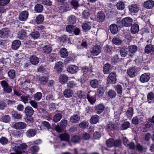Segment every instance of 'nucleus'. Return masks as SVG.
Listing matches in <instances>:
<instances>
[{"label":"nucleus","instance_id":"nucleus-1","mask_svg":"<svg viewBox=\"0 0 154 154\" xmlns=\"http://www.w3.org/2000/svg\"><path fill=\"white\" fill-rule=\"evenodd\" d=\"M13 146L12 149L15 152V153H11L10 154H22L23 150L27 148V146L25 143L22 144L12 143Z\"/></svg>","mask_w":154,"mask_h":154},{"label":"nucleus","instance_id":"nucleus-2","mask_svg":"<svg viewBox=\"0 0 154 154\" xmlns=\"http://www.w3.org/2000/svg\"><path fill=\"white\" fill-rule=\"evenodd\" d=\"M67 121L65 119L62 120L60 122L59 125H57L55 127V130L58 132L60 133L62 130L66 128L67 125Z\"/></svg>","mask_w":154,"mask_h":154},{"label":"nucleus","instance_id":"nucleus-3","mask_svg":"<svg viewBox=\"0 0 154 154\" xmlns=\"http://www.w3.org/2000/svg\"><path fill=\"white\" fill-rule=\"evenodd\" d=\"M118 125L113 122H109L106 125L105 128L107 131L110 132L118 129Z\"/></svg>","mask_w":154,"mask_h":154},{"label":"nucleus","instance_id":"nucleus-4","mask_svg":"<svg viewBox=\"0 0 154 154\" xmlns=\"http://www.w3.org/2000/svg\"><path fill=\"white\" fill-rule=\"evenodd\" d=\"M86 97L91 104H94L96 101V94L95 92L92 91L88 92L87 94Z\"/></svg>","mask_w":154,"mask_h":154},{"label":"nucleus","instance_id":"nucleus-5","mask_svg":"<svg viewBox=\"0 0 154 154\" xmlns=\"http://www.w3.org/2000/svg\"><path fill=\"white\" fill-rule=\"evenodd\" d=\"M1 84L5 92L10 93L12 92V88L9 85L8 83L6 81L4 80L2 81L1 82Z\"/></svg>","mask_w":154,"mask_h":154},{"label":"nucleus","instance_id":"nucleus-6","mask_svg":"<svg viewBox=\"0 0 154 154\" xmlns=\"http://www.w3.org/2000/svg\"><path fill=\"white\" fill-rule=\"evenodd\" d=\"M116 73L115 72H112L110 73L107 78V83L114 84L116 82Z\"/></svg>","mask_w":154,"mask_h":154},{"label":"nucleus","instance_id":"nucleus-7","mask_svg":"<svg viewBox=\"0 0 154 154\" xmlns=\"http://www.w3.org/2000/svg\"><path fill=\"white\" fill-rule=\"evenodd\" d=\"M101 50V48L100 45H94L91 49V54L93 56H97L100 53Z\"/></svg>","mask_w":154,"mask_h":154},{"label":"nucleus","instance_id":"nucleus-8","mask_svg":"<svg viewBox=\"0 0 154 154\" xmlns=\"http://www.w3.org/2000/svg\"><path fill=\"white\" fill-rule=\"evenodd\" d=\"M132 19L131 18L127 17L122 20V24L125 26L129 27L132 25Z\"/></svg>","mask_w":154,"mask_h":154},{"label":"nucleus","instance_id":"nucleus-9","mask_svg":"<svg viewBox=\"0 0 154 154\" xmlns=\"http://www.w3.org/2000/svg\"><path fill=\"white\" fill-rule=\"evenodd\" d=\"M10 31L8 28H3L0 30V37L2 38H6L9 36Z\"/></svg>","mask_w":154,"mask_h":154},{"label":"nucleus","instance_id":"nucleus-10","mask_svg":"<svg viewBox=\"0 0 154 154\" xmlns=\"http://www.w3.org/2000/svg\"><path fill=\"white\" fill-rule=\"evenodd\" d=\"M150 78V74L149 73H146L142 74L140 76V80L142 83L147 82Z\"/></svg>","mask_w":154,"mask_h":154},{"label":"nucleus","instance_id":"nucleus-11","mask_svg":"<svg viewBox=\"0 0 154 154\" xmlns=\"http://www.w3.org/2000/svg\"><path fill=\"white\" fill-rule=\"evenodd\" d=\"M80 119V113L78 112L77 114L73 115L71 117L69 122L72 123H77L79 122Z\"/></svg>","mask_w":154,"mask_h":154},{"label":"nucleus","instance_id":"nucleus-12","mask_svg":"<svg viewBox=\"0 0 154 154\" xmlns=\"http://www.w3.org/2000/svg\"><path fill=\"white\" fill-rule=\"evenodd\" d=\"M105 106L103 103H100L97 105L95 107L96 113L98 114L101 113L104 110Z\"/></svg>","mask_w":154,"mask_h":154},{"label":"nucleus","instance_id":"nucleus-13","mask_svg":"<svg viewBox=\"0 0 154 154\" xmlns=\"http://www.w3.org/2000/svg\"><path fill=\"white\" fill-rule=\"evenodd\" d=\"M129 9L131 13L135 14L138 12L139 8L137 4H133L129 6Z\"/></svg>","mask_w":154,"mask_h":154},{"label":"nucleus","instance_id":"nucleus-14","mask_svg":"<svg viewBox=\"0 0 154 154\" xmlns=\"http://www.w3.org/2000/svg\"><path fill=\"white\" fill-rule=\"evenodd\" d=\"M105 18V16L103 11H99L97 13L96 19L98 22H102L104 20Z\"/></svg>","mask_w":154,"mask_h":154},{"label":"nucleus","instance_id":"nucleus-15","mask_svg":"<svg viewBox=\"0 0 154 154\" xmlns=\"http://www.w3.org/2000/svg\"><path fill=\"white\" fill-rule=\"evenodd\" d=\"M37 130L35 129H30L26 133V136L29 138L34 137L36 134Z\"/></svg>","mask_w":154,"mask_h":154},{"label":"nucleus","instance_id":"nucleus-16","mask_svg":"<svg viewBox=\"0 0 154 154\" xmlns=\"http://www.w3.org/2000/svg\"><path fill=\"white\" fill-rule=\"evenodd\" d=\"M128 49L129 53L131 54H129V56L130 57H132L133 56L132 54H134L137 51V47L136 45H131L128 46Z\"/></svg>","mask_w":154,"mask_h":154},{"label":"nucleus","instance_id":"nucleus-17","mask_svg":"<svg viewBox=\"0 0 154 154\" xmlns=\"http://www.w3.org/2000/svg\"><path fill=\"white\" fill-rule=\"evenodd\" d=\"M14 128L16 129H23L26 128V125L23 122H16L13 125Z\"/></svg>","mask_w":154,"mask_h":154},{"label":"nucleus","instance_id":"nucleus-18","mask_svg":"<svg viewBox=\"0 0 154 154\" xmlns=\"http://www.w3.org/2000/svg\"><path fill=\"white\" fill-rule=\"evenodd\" d=\"M137 71L135 68H129L127 71V73L131 78L135 77L137 75Z\"/></svg>","mask_w":154,"mask_h":154},{"label":"nucleus","instance_id":"nucleus-19","mask_svg":"<svg viewBox=\"0 0 154 154\" xmlns=\"http://www.w3.org/2000/svg\"><path fill=\"white\" fill-rule=\"evenodd\" d=\"M143 5L147 9H151L154 6V1L151 0H148L144 2Z\"/></svg>","mask_w":154,"mask_h":154},{"label":"nucleus","instance_id":"nucleus-20","mask_svg":"<svg viewBox=\"0 0 154 154\" xmlns=\"http://www.w3.org/2000/svg\"><path fill=\"white\" fill-rule=\"evenodd\" d=\"M28 15L29 14L27 11H23L19 15V19L21 21H25L28 18Z\"/></svg>","mask_w":154,"mask_h":154},{"label":"nucleus","instance_id":"nucleus-21","mask_svg":"<svg viewBox=\"0 0 154 154\" xmlns=\"http://www.w3.org/2000/svg\"><path fill=\"white\" fill-rule=\"evenodd\" d=\"M92 23L90 22L85 21L82 25V29L85 31L89 30L91 29Z\"/></svg>","mask_w":154,"mask_h":154},{"label":"nucleus","instance_id":"nucleus-22","mask_svg":"<svg viewBox=\"0 0 154 154\" xmlns=\"http://www.w3.org/2000/svg\"><path fill=\"white\" fill-rule=\"evenodd\" d=\"M34 112L33 109L31 106H27L25 108L24 112L27 116H31L33 114Z\"/></svg>","mask_w":154,"mask_h":154},{"label":"nucleus","instance_id":"nucleus-23","mask_svg":"<svg viewBox=\"0 0 154 154\" xmlns=\"http://www.w3.org/2000/svg\"><path fill=\"white\" fill-rule=\"evenodd\" d=\"M77 97L78 98L81 99H86L87 97L86 93L84 91L79 90L77 92Z\"/></svg>","mask_w":154,"mask_h":154},{"label":"nucleus","instance_id":"nucleus-24","mask_svg":"<svg viewBox=\"0 0 154 154\" xmlns=\"http://www.w3.org/2000/svg\"><path fill=\"white\" fill-rule=\"evenodd\" d=\"M21 44V42L18 40L14 41L12 44L11 47L12 49L16 50L18 49Z\"/></svg>","mask_w":154,"mask_h":154},{"label":"nucleus","instance_id":"nucleus-25","mask_svg":"<svg viewBox=\"0 0 154 154\" xmlns=\"http://www.w3.org/2000/svg\"><path fill=\"white\" fill-rule=\"evenodd\" d=\"M72 91L69 89H66L63 92V95L66 98H70L72 97Z\"/></svg>","mask_w":154,"mask_h":154},{"label":"nucleus","instance_id":"nucleus-26","mask_svg":"<svg viewBox=\"0 0 154 154\" xmlns=\"http://www.w3.org/2000/svg\"><path fill=\"white\" fill-rule=\"evenodd\" d=\"M42 49L44 53L46 54L50 53L52 50V47L50 45H44Z\"/></svg>","mask_w":154,"mask_h":154},{"label":"nucleus","instance_id":"nucleus-27","mask_svg":"<svg viewBox=\"0 0 154 154\" xmlns=\"http://www.w3.org/2000/svg\"><path fill=\"white\" fill-rule=\"evenodd\" d=\"M68 80V77L65 74H62L60 75L59 78V82L63 84H64L66 83Z\"/></svg>","mask_w":154,"mask_h":154},{"label":"nucleus","instance_id":"nucleus-28","mask_svg":"<svg viewBox=\"0 0 154 154\" xmlns=\"http://www.w3.org/2000/svg\"><path fill=\"white\" fill-rule=\"evenodd\" d=\"M26 37V33L25 30H21L17 33V38L20 39H23Z\"/></svg>","mask_w":154,"mask_h":154},{"label":"nucleus","instance_id":"nucleus-29","mask_svg":"<svg viewBox=\"0 0 154 154\" xmlns=\"http://www.w3.org/2000/svg\"><path fill=\"white\" fill-rule=\"evenodd\" d=\"M30 61L31 63L33 65H36L39 63V60L38 57L35 55H32L30 57Z\"/></svg>","mask_w":154,"mask_h":154},{"label":"nucleus","instance_id":"nucleus-30","mask_svg":"<svg viewBox=\"0 0 154 154\" xmlns=\"http://www.w3.org/2000/svg\"><path fill=\"white\" fill-rule=\"evenodd\" d=\"M109 29L111 33L113 34H115L118 32V27L115 24H111L109 26Z\"/></svg>","mask_w":154,"mask_h":154},{"label":"nucleus","instance_id":"nucleus-31","mask_svg":"<svg viewBox=\"0 0 154 154\" xmlns=\"http://www.w3.org/2000/svg\"><path fill=\"white\" fill-rule=\"evenodd\" d=\"M131 32L135 34L137 33L139 31V26L138 24H134L132 25L131 27Z\"/></svg>","mask_w":154,"mask_h":154},{"label":"nucleus","instance_id":"nucleus-32","mask_svg":"<svg viewBox=\"0 0 154 154\" xmlns=\"http://www.w3.org/2000/svg\"><path fill=\"white\" fill-rule=\"evenodd\" d=\"M99 118V117L97 115L92 116L91 117L90 122L91 124H96L98 122Z\"/></svg>","mask_w":154,"mask_h":154},{"label":"nucleus","instance_id":"nucleus-33","mask_svg":"<svg viewBox=\"0 0 154 154\" xmlns=\"http://www.w3.org/2000/svg\"><path fill=\"white\" fill-rule=\"evenodd\" d=\"M119 51L121 56L122 57H125L128 54V49L126 48L122 47L120 49Z\"/></svg>","mask_w":154,"mask_h":154},{"label":"nucleus","instance_id":"nucleus-34","mask_svg":"<svg viewBox=\"0 0 154 154\" xmlns=\"http://www.w3.org/2000/svg\"><path fill=\"white\" fill-rule=\"evenodd\" d=\"M59 52L61 57L63 58H66L68 55L67 50L65 48H61Z\"/></svg>","mask_w":154,"mask_h":154},{"label":"nucleus","instance_id":"nucleus-35","mask_svg":"<svg viewBox=\"0 0 154 154\" xmlns=\"http://www.w3.org/2000/svg\"><path fill=\"white\" fill-rule=\"evenodd\" d=\"M12 117L15 119H20L22 117V115L20 113H18L17 112L13 111L11 112Z\"/></svg>","mask_w":154,"mask_h":154},{"label":"nucleus","instance_id":"nucleus-36","mask_svg":"<svg viewBox=\"0 0 154 154\" xmlns=\"http://www.w3.org/2000/svg\"><path fill=\"white\" fill-rule=\"evenodd\" d=\"M9 58L4 59L3 58H1L0 59V67L1 66H7L5 65L9 64Z\"/></svg>","mask_w":154,"mask_h":154},{"label":"nucleus","instance_id":"nucleus-37","mask_svg":"<svg viewBox=\"0 0 154 154\" xmlns=\"http://www.w3.org/2000/svg\"><path fill=\"white\" fill-rule=\"evenodd\" d=\"M10 141L6 137H2L0 138V143L3 145H7L9 143Z\"/></svg>","mask_w":154,"mask_h":154},{"label":"nucleus","instance_id":"nucleus-38","mask_svg":"<svg viewBox=\"0 0 154 154\" xmlns=\"http://www.w3.org/2000/svg\"><path fill=\"white\" fill-rule=\"evenodd\" d=\"M31 38L33 39H37L39 37L40 34L37 31H34L32 32L30 34Z\"/></svg>","mask_w":154,"mask_h":154},{"label":"nucleus","instance_id":"nucleus-39","mask_svg":"<svg viewBox=\"0 0 154 154\" xmlns=\"http://www.w3.org/2000/svg\"><path fill=\"white\" fill-rule=\"evenodd\" d=\"M39 81L41 84L45 85L48 81V78L46 76H42L39 78Z\"/></svg>","mask_w":154,"mask_h":154},{"label":"nucleus","instance_id":"nucleus-40","mask_svg":"<svg viewBox=\"0 0 154 154\" xmlns=\"http://www.w3.org/2000/svg\"><path fill=\"white\" fill-rule=\"evenodd\" d=\"M90 84L92 88H97L99 85L98 81L96 79H93L90 82Z\"/></svg>","mask_w":154,"mask_h":154},{"label":"nucleus","instance_id":"nucleus-41","mask_svg":"<svg viewBox=\"0 0 154 154\" xmlns=\"http://www.w3.org/2000/svg\"><path fill=\"white\" fill-rule=\"evenodd\" d=\"M43 6L41 4H37L34 7L35 11L37 13H41L43 10Z\"/></svg>","mask_w":154,"mask_h":154},{"label":"nucleus","instance_id":"nucleus-42","mask_svg":"<svg viewBox=\"0 0 154 154\" xmlns=\"http://www.w3.org/2000/svg\"><path fill=\"white\" fill-rule=\"evenodd\" d=\"M62 118V115L61 114L58 113L56 114L53 117V121L57 122L59 121Z\"/></svg>","mask_w":154,"mask_h":154},{"label":"nucleus","instance_id":"nucleus-43","mask_svg":"<svg viewBox=\"0 0 154 154\" xmlns=\"http://www.w3.org/2000/svg\"><path fill=\"white\" fill-rule=\"evenodd\" d=\"M122 42V40L116 37H114L112 40V43L117 45H121Z\"/></svg>","mask_w":154,"mask_h":154},{"label":"nucleus","instance_id":"nucleus-44","mask_svg":"<svg viewBox=\"0 0 154 154\" xmlns=\"http://www.w3.org/2000/svg\"><path fill=\"white\" fill-rule=\"evenodd\" d=\"M68 20L69 23L70 24H74L76 22V19L75 16L73 15L70 16L68 18Z\"/></svg>","mask_w":154,"mask_h":154},{"label":"nucleus","instance_id":"nucleus-45","mask_svg":"<svg viewBox=\"0 0 154 154\" xmlns=\"http://www.w3.org/2000/svg\"><path fill=\"white\" fill-rule=\"evenodd\" d=\"M44 20V17L43 15L39 14L35 18V21L38 24L42 23Z\"/></svg>","mask_w":154,"mask_h":154},{"label":"nucleus","instance_id":"nucleus-46","mask_svg":"<svg viewBox=\"0 0 154 154\" xmlns=\"http://www.w3.org/2000/svg\"><path fill=\"white\" fill-rule=\"evenodd\" d=\"M60 138L61 140L68 141L69 140V136L66 134H61L60 136Z\"/></svg>","mask_w":154,"mask_h":154},{"label":"nucleus","instance_id":"nucleus-47","mask_svg":"<svg viewBox=\"0 0 154 154\" xmlns=\"http://www.w3.org/2000/svg\"><path fill=\"white\" fill-rule=\"evenodd\" d=\"M81 137L78 135H75L72 137L71 139L72 142L73 143H77L80 141Z\"/></svg>","mask_w":154,"mask_h":154},{"label":"nucleus","instance_id":"nucleus-48","mask_svg":"<svg viewBox=\"0 0 154 154\" xmlns=\"http://www.w3.org/2000/svg\"><path fill=\"white\" fill-rule=\"evenodd\" d=\"M116 95V93L114 90L110 89L108 92V97L111 98H115Z\"/></svg>","mask_w":154,"mask_h":154},{"label":"nucleus","instance_id":"nucleus-49","mask_svg":"<svg viewBox=\"0 0 154 154\" xmlns=\"http://www.w3.org/2000/svg\"><path fill=\"white\" fill-rule=\"evenodd\" d=\"M39 149L38 146L33 145L30 148L29 150L31 154H36L35 153L38 151Z\"/></svg>","mask_w":154,"mask_h":154},{"label":"nucleus","instance_id":"nucleus-50","mask_svg":"<svg viewBox=\"0 0 154 154\" xmlns=\"http://www.w3.org/2000/svg\"><path fill=\"white\" fill-rule=\"evenodd\" d=\"M133 109L132 107H129L126 112V115L128 118H131L133 114Z\"/></svg>","mask_w":154,"mask_h":154},{"label":"nucleus","instance_id":"nucleus-51","mask_svg":"<svg viewBox=\"0 0 154 154\" xmlns=\"http://www.w3.org/2000/svg\"><path fill=\"white\" fill-rule=\"evenodd\" d=\"M114 140L113 139L109 138L106 141V144L108 147H112L114 146Z\"/></svg>","mask_w":154,"mask_h":154},{"label":"nucleus","instance_id":"nucleus-52","mask_svg":"<svg viewBox=\"0 0 154 154\" xmlns=\"http://www.w3.org/2000/svg\"><path fill=\"white\" fill-rule=\"evenodd\" d=\"M2 121L5 123H8L11 121V117L9 115H5L1 118Z\"/></svg>","mask_w":154,"mask_h":154},{"label":"nucleus","instance_id":"nucleus-53","mask_svg":"<svg viewBox=\"0 0 154 154\" xmlns=\"http://www.w3.org/2000/svg\"><path fill=\"white\" fill-rule=\"evenodd\" d=\"M30 97L29 95H22L21 96L20 98L21 100L25 104L28 103V100Z\"/></svg>","mask_w":154,"mask_h":154},{"label":"nucleus","instance_id":"nucleus-54","mask_svg":"<svg viewBox=\"0 0 154 154\" xmlns=\"http://www.w3.org/2000/svg\"><path fill=\"white\" fill-rule=\"evenodd\" d=\"M130 126V123L129 122H125L122 125L121 129L125 130L128 128Z\"/></svg>","mask_w":154,"mask_h":154},{"label":"nucleus","instance_id":"nucleus-55","mask_svg":"<svg viewBox=\"0 0 154 154\" xmlns=\"http://www.w3.org/2000/svg\"><path fill=\"white\" fill-rule=\"evenodd\" d=\"M42 95V94L41 92H38L34 94V97L36 101H39L41 99Z\"/></svg>","mask_w":154,"mask_h":154},{"label":"nucleus","instance_id":"nucleus-56","mask_svg":"<svg viewBox=\"0 0 154 154\" xmlns=\"http://www.w3.org/2000/svg\"><path fill=\"white\" fill-rule=\"evenodd\" d=\"M116 6L117 9L119 10H122L125 8L124 4L123 2H119L117 3Z\"/></svg>","mask_w":154,"mask_h":154},{"label":"nucleus","instance_id":"nucleus-57","mask_svg":"<svg viewBox=\"0 0 154 154\" xmlns=\"http://www.w3.org/2000/svg\"><path fill=\"white\" fill-rule=\"evenodd\" d=\"M122 142L120 139H116L114 140V146L119 147L121 146Z\"/></svg>","mask_w":154,"mask_h":154},{"label":"nucleus","instance_id":"nucleus-58","mask_svg":"<svg viewBox=\"0 0 154 154\" xmlns=\"http://www.w3.org/2000/svg\"><path fill=\"white\" fill-rule=\"evenodd\" d=\"M9 77L11 79H13L15 76V71L13 69L10 70L8 72Z\"/></svg>","mask_w":154,"mask_h":154},{"label":"nucleus","instance_id":"nucleus-59","mask_svg":"<svg viewBox=\"0 0 154 154\" xmlns=\"http://www.w3.org/2000/svg\"><path fill=\"white\" fill-rule=\"evenodd\" d=\"M42 124L43 126L46 128L48 130H49L51 129V127L49 123L47 122L44 121L42 122Z\"/></svg>","mask_w":154,"mask_h":154},{"label":"nucleus","instance_id":"nucleus-60","mask_svg":"<svg viewBox=\"0 0 154 154\" xmlns=\"http://www.w3.org/2000/svg\"><path fill=\"white\" fill-rule=\"evenodd\" d=\"M104 92V88L103 87L100 86L97 91V93L99 95H103Z\"/></svg>","mask_w":154,"mask_h":154},{"label":"nucleus","instance_id":"nucleus-61","mask_svg":"<svg viewBox=\"0 0 154 154\" xmlns=\"http://www.w3.org/2000/svg\"><path fill=\"white\" fill-rule=\"evenodd\" d=\"M88 123L87 122L83 121L81 122L79 125V127L83 128H87L88 127Z\"/></svg>","mask_w":154,"mask_h":154},{"label":"nucleus","instance_id":"nucleus-62","mask_svg":"<svg viewBox=\"0 0 154 154\" xmlns=\"http://www.w3.org/2000/svg\"><path fill=\"white\" fill-rule=\"evenodd\" d=\"M116 90L118 94H121L122 93V87L120 85H117L115 86Z\"/></svg>","mask_w":154,"mask_h":154},{"label":"nucleus","instance_id":"nucleus-63","mask_svg":"<svg viewBox=\"0 0 154 154\" xmlns=\"http://www.w3.org/2000/svg\"><path fill=\"white\" fill-rule=\"evenodd\" d=\"M46 100L49 101H51L55 100L54 97L52 94H48L46 97Z\"/></svg>","mask_w":154,"mask_h":154},{"label":"nucleus","instance_id":"nucleus-64","mask_svg":"<svg viewBox=\"0 0 154 154\" xmlns=\"http://www.w3.org/2000/svg\"><path fill=\"white\" fill-rule=\"evenodd\" d=\"M29 103L35 109L37 108L38 105L37 103L36 102L33 100H31L29 102Z\"/></svg>","mask_w":154,"mask_h":154}]
</instances>
